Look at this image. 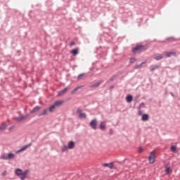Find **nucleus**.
I'll return each mask as SVG.
<instances>
[{
	"label": "nucleus",
	"mask_w": 180,
	"mask_h": 180,
	"mask_svg": "<svg viewBox=\"0 0 180 180\" xmlns=\"http://www.w3.org/2000/svg\"><path fill=\"white\" fill-rule=\"evenodd\" d=\"M15 175H18V176H20L21 180L26 179V176H27V174H29L28 170H25L23 172L21 169H16L15 170Z\"/></svg>",
	"instance_id": "obj_1"
},
{
	"label": "nucleus",
	"mask_w": 180,
	"mask_h": 180,
	"mask_svg": "<svg viewBox=\"0 0 180 180\" xmlns=\"http://www.w3.org/2000/svg\"><path fill=\"white\" fill-rule=\"evenodd\" d=\"M147 50V48H145L143 45H138L136 46L133 50V53H143V51H146Z\"/></svg>",
	"instance_id": "obj_2"
},
{
	"label": "nucleus",
	"mask_w": 180,
	"mask_h": 180,
	"mask_svg": "<svg viewBox=\"0 0 180 180\" xmlns=\"http://www.w3.org/2000/svg\"><path fill=\"white\" fill-rule=\"evenodd\" d=\"M148 161L150 164H154L155 162V151H152L148 157Z\"/></svg>",
	"instance_id": "obj_3"
},
{
	"label": "nucleus",
	"mask_w": 180,
	"mask_h": 180,
	"mask_svg": "<svg viewBox=\"0 0 180 180\" xmlns=\"http://www.w3.org/2000/svg\"><path fill=\"white\" fill-rule=\"evenodd\" d=\"M97 124H98V122H96V120H93L91 121L89 125L91 127V129H93L94 130H96Z\"/></svg>",
	"instance_id": "obj_4"
},
{
	"label": "nucleus",
	"mask_w": 180,
	"mask_h": 180,
	"mask_svg": "<svg viewBox=\"0 0 180 180\" xmlns=\"http://www.w3.org/2000/svg\"><path fill=\"white\" fill-rule=\"evenodd\" d=\"M68 89L69 88L66 87L63 90L58 91V96H63V95H65V94H67V92L68 91Z\"/></svg>",
	"instance_id": "obj_5"
},
{
	"label": "nucleus",
	"mask_w": 180,
	"mask_h": 180,
	"mask_svg": "<svg viewBox=\"0 0 180 180\" xmlns=\"http://www.w3.org/2000/svg\"><path fill=\"white\" fill-rule=\"evenodd\" d=\"M28 117H29V115H20L18 117H17V122H22V120H26V119H27Z\"/></svg>",
	"instance_id": "obj_6"
},
{
	"label": "nucleus",
	"mask_w": 180,
	"mask_h": 180,
	"mask_svg": "<svg viewBox=\"0 0 180 180\" xmlns=\"http://www.w3.org/2000/svg\"><path fill=\"white\" fill-rule=\"evenodd\" d=\"M32 146L31 143L25 145V146H23L21 149L18 150L17 151V153H22V151H25V150H27V148H29V147H30Z\"/></svg>",
	"instance_id": "obj_7"
},
{
	"label": "nucleus",
	"mask_w": 180,
	"mask_h": 180,
	"mask_svg": "<svg viewBox=\"0 0 180 180\" xmlns=\"http://www.w3.org/2000/svg\"><path fill=\"white\" fill-rule=\"evenodd\" d=\"M63 103H64V101H56L53 105L56 108H60V106H61L63 105Z\"/></svg>",
	"instance_id": "obj_8"
},
{
	"label": "nucleus",
	"mask_w": 180,
	"mask_h": 180,
	"mask_svg": "<svg viewBox=\"0 0 180 180\" xmlns=\"http://www.w3.org/2000/svg\"><path fill=\"white\" fill-rule=\"evenodd\" d=\"M68 147L70 150H72V148H74L75 147V143H74V141H70L68 143Z\"/></svg>",
	"instance_id": "obj_9"
},
{
	"label": "nucleus",
	"mask_w": 180,
	"mask_h": 180,
	"mask_svg": "<svg viewBox=\"0 0 180 180\" xmlns=\"http://www.w3.org/2000/svg\"><path fill=\"white\" fill-rule=\"evenodd\" d=\"M100 129H101V130H105L106 129V122H101Z\"/></svg>",
	"instance_id": "obj_10"
},
{
	"label": "nucleus",
	"mask_w": 180,
	"mask_h": 180,
	"mask_svg": "<svg viewBox=\"0 0 180 180\" xmlns=\"http://www.w3.org/2000/svg\"><path fill=\"white\" fill-rule=\"evenodd\" d=\"M103 167H108L110 169H112L114 165L113 163H104L103 164Z\"/></svg>",
	"instance_id": "obj_11"
},
{
	"label": "nucleus",
	"mask_w": 180,
	"mask_h": 180,
	"mask_svg": "<svg viewBox=\"0 0 180 180\" xmlns=\"http://www.w3.org/2000/svg\"><path fill=\"white\" fill-rule=\"evenodd\" d=\"M155 60H156L157 61H159V60H162V58H164V55L162 54H158V55H156L155 57H154Z\"/></svg>",
	"instance_id": "obj_12"
},
{
	"label": "nucleus",
	"mask_w": 180,
	"mask_h": 180,
	"mask_svg": "<svg viewBox=\"0 0 180 180\" xmlns=\"http://www.w3.org/2000/svg\"><path fill=\"white\" fill-rule=\"evenodd\" d=\"M15 155L13 153H8V157L4 158V160H13Z\"/></svg>",
	"instance_id": "obj_13"
},
{
	"label": "nucleus",
	"mask_w": 180,
	"mask_h": 180,
	"mask_svg": "<svg viewBox=\"0 0 180 180\" xmlns=\"http://www.w3.org/2000/svg\"><path fill=\"white\" fill-rule=\"evenodd\" d=\"M49 113V110L45 109L42 111V112L39 113L38 116L40 117V116H46Z\"/></svg>",
	"instance_id": "obj_14"
},
{
	"label": "nucleus",
	"mask_w": 180,
	"mask_h": 180,
	"mask_svg": "<svg viewBox=\"0 0 180 180\" xmlns=\"http://www.w3.org/2000/svg\"><path fill=\"white\" fill-rule=\"evenodd\" d=\"M172 56H176L175 52H166V57H172Z\"/></svg>",
	"instance_id": "obj_15"
},
{
	"label": "nucleus",
	"mask_w": 180,
	"mask_h": 180,
	"mask_svg": "<svg viewBox=\"0 0 180 180\" xmlns=\"http://www.w3.org/2000/svg\"><path fill=\"white\" fill-rule=\"evenodd\" d=\"M126 99H127V102H128V103H130V102H132L133 101V96H131V95H128Z\"/></svg>",
	"instance_id": "obj_16"
},
{
	"label": "nucleus",
	"mask_w": 180,
	"mask_h": 180,
	"mask_svg": "<svg viewBox=\"0 0 180 180\" xmlns=\"http://www.w3.org/2000/svg\"><path fill=\"white\" fill-rule=\"evenodd\" d=\"M37 110H40V106H36L34 107L32 110H31V113H36Z\"/></svg>",
	"instance_id": "obj_17"
},
{
	"label": "nucleus",
	"mask_w": 180,
	"mask_h": 180,
	"mask_svg": "<svg viewBox=\"0 0 180 180\" xmlns=\"http://www.w3.org/2000/svg\"><path fill=\"white\" fill-rule=\"evenodd\" d=\"M141 120H143V122H146V120H148V115L147 114L143 115Z\"/></svg>",
	"instance_id": "obj_18"
},
{
	"label": "nucleus",
	"mask_w": 180,
	"mask_h": 180,
	"mask_svg": "<svg viewBox=\"0 0 180 180\" xmlns=\"http://www.w3.org/2000/svg\"><path fill=\"white\" fill-rule=\"evenodd\" d=\"M71 53L72 54V56H77V54H78V48L72 49L71 51Z\"/></svg>",
	"instance_id": "obj_19"
},
{
	"label": "nucleus",
	"mask_w": 180,
	"mask_h": 180,
	"mask_svg": "<svg viewBox=\"0 0 180 180\" xmlns=\"http://www.w3.org/2000/svg\"><path fill=\"white\" fill-rule=\"evenodd\" d=\"M81 88H82V86H77V88L73 89L72 91L71 92L72 95H74V94H75V92H77L78 90L81 89Z\"/></svg>",
	"instance_id": "obj_20"
},
{
	"label": "nucleus",
	"mask_w": 180,
	"mask_h": 180,
	"mask_svg": "<svg viewBox=\"0 0 180 180\" xmlns=\"http://www.w3.org/2000/svg\"><path fill=\"white\" fill-rule=\"evenodd\" d=\"M56 105H54V104H53L52 105H51L50 107H49V112H54V110H56Z\"/></svg>",
	"instance_id": "obj_21"
},
{
	"label": "nucleus",
	"mask_w": 180,
	"mask_h": 180,
	"mask_svg": "<svg viewBox=\"0 0 180 180\" xmlns=\"http://www.w3.org/2000/svg\"><path fill=\"white\" fill-rule=\"evenodd\" d=\"M143 64H146V63H145V62H142L141 64L136 65L135 66V68H136V70H139V69H140V68H141L143 67Z\"/></svg>",
	"instance_id": "obj_22"
},
{
	"label": "nucleus",
	"mask_w": 180,
	"mask_h": 180,
	"mask_svg": "<svg viewBox=\"0 0 180 180\" xmlns=\"http://www.w3.org/2000/svg\"><path fill=\"white\" fill-rule=\"evenodd\" d=\"M6 129V124L3 123L0 125V131Z\"/></svg>",
	"instance_id": "obj_23"
},
{
	"label": "nucleus",
	"mask_w": 180,
	"mask_h": 180,
	"mask_svg": "<svg viewBox=\"0 0 180 180\" xmlns=\"http://www.w3.org/2000/svg\"><path fill=\"white\" fill-rule=\"evenodd\" d=\"M101 84H102V82H98V83H96L95 84L91 85V88H98V86H99V85H101Z\"/></svg>",
	"instance_id": "obj_24"
},
{
	"label": "nucleus",
	"mask_w": 180,
	"mask_h": 180,
	"mask_svg": "<svg viewBox=\"0 0 180 180\" xmlns=\"http://www.w3.org/2000/svg\"><path fill=\"white\" fill-rule=\"evenodd\" d=\"M171 151H172V153H176L177 150H176V147L174 146H172L170 148Z\"/></svg>",
	"instance_id": "obj_25"
},
{
	"label": "nucleus",
	"mask_w": 180,
	"mask_h": 180,
	"mask_svg": "<svg viewBox=\"0 0 180 180\" xmlns=\"http://www.w3.org/2000/svg\"><path fill=\"white\" fill-rule=\"evenodd\" d=\"M68 146H63V147L62 148V151H63V153H64V152H65V151H68Z\"/></svg>",
	"instance_id": "obj_26"
},
{
	"label": "nucleus",
	"mask_w": 180,
	"mask_h": 180,
	"mask_svg": "<svg viewBox=\"0 0 180 180\" xmlns=\"http://www.w3.org/2000/svg\"><path fill=\"white\" fill-rule=\"evenodd\" d=\"M172 172V170H171L170 167H166V174H169Z\"/></svg>",
	"instance_id": "obj_27"
},
{
	"label": "nucleus",
	"mask_w": 180,
	"mask_h": 180,
	"mask_svg": "<svg viewBox=\"0 0 180 180\" xmlns=\"http://www.w3.org/2000/svg\"><path fill=\"white\" fill-rule=\"evenodd\" d=\"M160 66L155 65L150 68V71H154V70H157V68H159Z\"/></svg>",
	"instance_id": "obj_28"
},
{
	"label": "nucleus",
	"mask_w": 180,
	"mask_h": 180,
	"mask_svg": "<svg viewBox=\"0 0 180 180\" xmlns=\"http://www.w3.org/2000/svg\"><path fill=\"white\" fill-rule=\"evenodd\" d=\"M80 117H86V115L84 112L80 113Z\"/></svg>",
	"instance_id": "obj_29"
},
{
	"label": "nucleus",
	"mask_w": 180,
	"mask_h": 180,
	"mask_svg": "<svg viewBox=\"0 0 180 180\" xmlns=\"http://www.w3.org/2000/svg\"><path fill=\"white\" fill-rule=\"evenodd\" d=\"M82 77H84V74H81L77 77V79H81V78H82Z\"/></svg>",
	"instance_id": "obj_30"
},
{
	"label": "nucleus",
	"mask_w": 180,
	"mask_h": 180,
	"mask_svg": "<svg viewBox=\"0 0 180 180\" xmlns=\"http://www.w3.org/2000/svg\"><path fill=\"white\" fill-rule=\"evenodd\" d=\"M135 61H136V59H134V58L130 59V63H134Z\"/></svg>",
	"instance_id": "obj_31"
},
{
	"label": "nucleus",
	"mask_w": 180,
	"mask_h": 180,
	"mask_svg": "<svg viewBox=\"0 0 180 180\" xmlns=\"http://www.w3.org/2000/svg\"><path fill=\"white\" fill-rule=\"evenodd\" d=\"M109 134H110V136H112V134H113V130L112 129L109 130Z\"/></svg>",
	"instance_id": "obj_32"
},
{
	"label": "nucleus",
	"mask_w": 180,
	"mask_h": 180,
	"mask_svg": "<svg viewBox=\"0 0 180 180\" xmlns=\"http://www.w3.org/2000/svg\"><path fill=\"white\" fill-rule=\"evenodd\" d=\"M70 47H72V46H75V42H71L70 44Z\"/></svg>",
	"instance_id": "obj_33"
},
{
	"label": "nucleus",
	"mask_w": 180,
	"mask_h": 180,
	"mask_svg": "<svg viewBox=\"0 0 180 180\" xmlns=\"http://www.w3.org/2000/svg\"><path fill=\"white\" fill-rule=\"evenodd\" d=\"M139 108H144V103H141L139 105Z\"/></svg>",
	"instance_id": "obj_34"
},
{
	"label": "nucleus",
	"mask_w": 180,
	"mask_h": 180,
	"mask_svg": "<svg viewBox=\"0 0 180 180\" xmlns=\"http://www.w3.org/2000/svg\"><path fill=\"white\" fill-rule=\"evenodd\" d=\"M138 151H139V153H143V149H142V148H139Z\"/></svg>",
	"instance_id": "obj_35"
},
{
	"label": "nucleus",
	"mask_w": 180,
	"mask_h": 180,
	"mask_svg": "<svg viewBox=\"0 0 180 180\" xmlns=\"http://www.w3.org/2000/svg\"><path fill=\"white\" fill-rule=\"evenodd\" d=\"M6 171H4L3 173H2V175H3V176H5L6 175Z\"/></svg>",
	"instance_id": "obj_36"
},
{
	"label": "nucleus",
	"mask_w": 180,
	"mask_h": 180,
	"mask_svg": "<svg viewBox=\"0 0 180 180\" xmlns=\"http://www.w3.org/2000/svg\"><path fill=\"white\" fill-rule=\"evenodd\" d=\"M142 113H143V112H142L141 111H139V115H142Z\"/></svg>",
	"instance_id": "obj_37"
}]
</instances>
